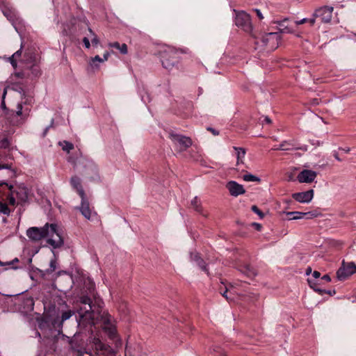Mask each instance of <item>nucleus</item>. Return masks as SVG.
Segmentation results:
<instances>
[{"instance_id": "obj_43", "label": "nucleus", "mask_w": 356, "mask_h": 356, "mask_svg": "<svg viewBox=\"0 0 356 356\" xmlns=\"http://www.w3.org/2000/svg\"><path fill=\"white\" fill-rule=\"evenodd\" d=\"M322 280L326 281V282H330L331 278L328 275H325L322 277Z\"/></svg>"}, {"instance_id": "obj_31", "label": "nucleus", "mask_w": 356, "mask_h": 356, "mask_svg": "<svg viewBox=\"0 0 356 356\" xmlns=\"http://www.w3.org/2000/svg\"><path fill=\"white\" fill-rule=\"evenodd\" d=\"M32 74L37 77L40 75V70L38 65H33L31 68Z\"/></svg>"}, {"instance_id": "obj_10", "label": "nucleus", "mask_w": 356, "mask_h": 356, "mask_svg": "<svg viewBox=\"0 0 356 356\" xmlns=\"http://www.w3.org/2000/svg\"><path fill=\"white\" fill-rule=\"evenodd\" d=\"M81 205L79 207V209L81 214L88 220H91L92 215H95L96 213L92 211L90 207V203L86 198V195L83 196H81Z\"/></svg>"}, {"instance_id": "obj_52", "label": "nucleus", "mask_w": 356, "mask_h": 356, "mask_svg": "<svg viewBox=\"0 0 356 356\" xmlns=\"http://www.w3.org/2000/svg\"><path fill=\"white\" fill-rule=\"evenodd\" d=\"M48 129H49V127H47V128L45 129V130H44V134H43V136H44L47 134V131H48Z\"/></svg>"}, {"instance_id": "obj_59", "label": "nucleus", "mask_w": 356, "mask_h": 356, "mask_svg": "<svg viewBox=\"0 0 356 356\" xmlns=\"http://www.w3.org/2000/svg\"><path fill=\"white\" fill-rule=\"evenodd\" d=\"M22 91H23V89L21 88V90L19 91V93H22Z\"/></svg>"}, {"instance_id": "obj_20", "label": "nucleus", "mask_w": 356, "mask_h": 356, "mask_svg": "<svg viewBox=\"0 0 356 356\" xmlns=\"http://www.w3.org/2000/svg\"><path fill=\"white\" fill-rule=\"evenodd\" d=\"M236 156V165L244 164L246 151L243 147H234Z\"/></svg>"}, {"instance_id": "obj_49", "label": "nucleus", "mask_w": 356, "mask_h": 356, "mask_svg": "<svg viewBox=\"0 0 356 356\" xmlns=\"http://www.w3.org/2000/svg\"><path fill=\"white\" fill-rule=\"evenodd\" d=\"M121 345H122V342L120 340H118V341H116V343H115L116 347L120 346Z\"/></svg>"}, {"instance_id": "obj_39", "label": "nucleus", "mask_w": 356, "mask_h": 356, "mask_svg": "<svg viewBox=\"0 0 356 356\" xmlns=\"http://www.w3.org/2000/svg\"><path fill=\"white\" fill-rule=\"evenodd\" d=\"M307 22H309V19L304 18V19H301L300 21H296L295 23H296V25H300V24H302Z\"/></svg>"}, {"instance_id": "obj_17", "label": "nucleus", "mask_w": 356, "mask_h": 356, "mask_svg": "<svg viewBox=\"0 0 356 356\" xmlns=\"http://www.w3.org/2000/svg\"><path fill=\"white\" fill-rule=\"evenodd\" d=\"M275 24H277V29L280 33H289L293 32V29L289 25V20L287 18L282 21H275Z\"/></svg>"}, {"instance_id": "obj_38", "label": "nucleus", "mask_w": 356, "mask_h": 356, "mask_svg": "<svg viewBox=\"0 0 356 356\" xmlns=\"http://www.w3.org/2000/svg\"><path fill=\"white\" fill-rule=\"evenodd\" d=\"M83 42L84 43V45L85 47L87 48V49H89L90 47V41H89V39L86 37L83 38Z\"/></svg>"}, {"instance_id": "obj_5", "label": "nucleus", "mask_w": 356, "mask_h": 356, "mask_svg": "<svg viewBox=\"0 0 356 356\" xmlns=\"http://www.w3.org/2000/svg\"><path fill=\"white\" fill-rule=\"evenodd\" d=\"M333 7L323 6L316 10L314 17L309 19V23L313 25L316 18H320L323 23L330 22L332 17Z\"/></svg>"}, {"instance_id": "obj_33", "label": "nucleus", "mask_w": 356, "mask_h": 356, "mask_svg": "<svg viewBox=\"0 0 356 356\" xmlns=\"http://www.w3.org/2000/svg\"><path fill=\"white\" fill-rule=\"evenodd\" d=\"M21 53H22L21 50H18L10 58V62H11V64L13 65V66H14V67L16 66L17 63L14 58L17 56H20Z\"/></svg>"}, {"instance_id": "obj_16", "label": "nucleus", "mask_w": 356, "mask_h": 356, "mask_svg": "<svg viewBox=\"0 0 356 356\" xmlns=\"http://www.w3.org/2000/svg\"><path fill=\"white\" fill-rule=\"evenodd\" d=\"M293 146H294V144H293V140L292 141L284 140L282 143H281V144L279 145V147H275V148H273V149H275V150L289 151V150L293 149V147H293ZM294 149H302V150H304V151H307V149L306 147H294Z\"/></svg>"}, {"instance_id": "obj_15", "label": "nucleus", "mask_w": 356, "mask_h": 356, "mask_svg": "<svg viewBox=\"0 0 356 356\" xmlns=\"http://www.w3.org/2000/svg\"><path fill=\"white\" fill-rule=\"evenodd\" d=\"M13 194L16 195L19 202H25L28 199V190L24 186H18L13 191Z\"/></svg>"}, {"instance_id": "obj_30", "label": "nucleus", "mask_w": 356, "mask_h": 356, "mask_svg": "<svg viewBox=\"0 0 356 356\" xmlns=\"http://www.w3.org/2000/svg\"><path fill=\"white\" fill-rule=\"evenodd\" d=\"M89 31V33L90 34V36L92 37L91 40H92V43L94 44V45H97L99 42V40L97 38V36L95 35V33L92 31L91 29H88Z\"/></svg>"}, {"instance_id": "obj_2", "label": "nucleus", "mask_w": 356, "mask_h": 356, "mask_svg": "<svg viewBox=\"0 0 356 356\" xmlns=\"http://www.w3.org/2000/svg\"><path fill=\"white\" fill-rule=\"evenodd\" d=\"M280 35L277 33H268L261 35L260 39L255 42L257 45L266 48L268 51H273L277 48Z\"/></svg>"}, {"instance_id": "obj_25", "label": "nucleus", "mask_w": 356, "mask_h": 356, "mask_svg": "<svg viewBox=\"0 0 356 356\" xmlns=\"http://www.w3.org/2000/svg\"><path fill=\"white\" fill-rule=\"evenodd\" d=\"M243 179L245 181L260 182L261 179L252 174H245L243 176Z\"/></svg>"}, {"instance_id": "obj_23", "label": "nucleus", "mask_w": 356, "mask_h": 356, "mask_svg": "<svg viewBox=\"0 0 356 356\" xmlns=\"http://www.w3.org/2000/svg\"><path fill=\"white\" fill-rule=\"evenodd\" d=\"M108 45L111 47H114L117 49H119L120 51L123 54H126L127 53V46L126 44H120L119 42H115L110 43Z\"/></svg>"}, {"instance_id": "obj_46", "label": "nucleus", "mask_w": 356, "mask_h": 356, "mask_svg": "<svg viewBox=\"0 0 356 356\" xmlns=\"http://www.w3.org/2000/svg\"><path fill=\"white\" fill-rule=\"evenodd\" d=\"M209 131H211L213 133V135H218V132L216 131L215 129H212V128H210L209 127L207 129Z\"/></svg>"}, {"instance_id": "obj_27", "label": "nucleus", "mask_w": 356, "mask_h": 356, "mask_svg": "<svg viewBox=\"0 0 356 356\" xmlns=\"http://www.w3.org/2000/svg\"><path fill=\"white\" fill-rule=\"evenodd\" d=\"M0 212L6 215H9L10 213V210L7 204L1 201L0 202Z\"/></svg>"}, {"instance_id": "obj_14", "label": "nucleus", "mask_w": 356, "mask_h": 356, "mask_svg": "<svg viewBox=\"0 0 356 356\" xmlns=\"http://www.w3.org/2000/svg\"><path fill=\"white\" fill-rule=\"evenodd\" d=\"M293 198L299 202H309L314 197V191L309 190L307 191L296 193L293 194Z\"/></svg>"}, {"instance_id": "obj_6", "label": "nucleus", "mask_w": 356, "mask_h": 356, "mask_svg": "<svg viewBox=\"0 0 356 356\" xmlns=\"http://www.w3.org/2000/svg\"><path fill=\"white\" fill-rule=\"evenodd\" d=\"M235 23L237 26L246 32H250L252 30L250 16L245 12L242 11L236 14Z\"/></svg>"}, {"instance_id": "obj_34", "label": "nucleus", "mask_w": 356, "mask_h": 356, "mask_svg": "<svg viewBox=\"0 0 356 356\" xmlns=\"http://www.w3.org/2000/svg\"><path fill=\"white\" fill-rule=\"evenodd\" d=\"M96 61H98L99 63H103V60H102V58L99 56H95V57L91 58V61L90 63V65L91 66H93V65L97 66L95 65V62Z\"/></svg>"}, {"instance_id": "obj_40", "label": "nucleus", "mask_w": 356, "mask_h": 356, "mask_svg": "<svg viewBox=\"0 0 356 356\" xmlns=\"http://www.w3.org/2000/svg\"><path fill=\"white\" fill-rule=\"evenodd\" d=\"M22 106L21 104H17V115H22Z\"/></svg>"}, {"instance_id": "obj_9", "label": "nucleus", "mask_w": 356, "mask_h": 356, "mask_svg": "<svg viewBox=\"0 0 356 356\" xmlns=\"http://www.w3.org/2000/svg\"><path fill=\"white\" fill-rule=\"evenodd\" d=\"M47 229V223L41 228L35 227H30L26 231V235L30 240L33 241H38L46 237Z\"/></svg>"}, {"instance_id": "obj_42", "label": "nucleus", "mask_w": 356, "mask_h": 356, "mask_svg": "<svg viewBox=\"0 0 356 356\" xmlns=\"http://www.w3.org/2000/svg\"><path fill=\"white\" fill-rule=\"evenodd\" d=\"M254 11L256 12L257 15L258 16V17L259 19H263V15L259 10L255 9Z\"/></svg>"}, {"instance_id": "obj_11", "label": "nucleus", "mask_w": 356, "mask_h": 356, "mask_svg": "<svg viewBox=\"0 0 356 356\" xmlns=\"http://www.w3.org/2000/svg\"><path fill=\"white\" fill-rule=\"evenodd\" d=\"M232 196L237 197L245 193L243 185L238 184L235 181H229L225 186Z\"/></svg>"}, {"instance_id": "obj_47", "label": "nucleus", "mask_w": 356, "mask_h": 356, "mask_svg": "<svg viewBox=\"0 0 356 356\" xmlns=\"http://www.w3.org/2000/svg\"><path fill=\"white\" fill-rule=\"evenodd\" d=\"M264 121L268 124H270L271 123V120L268 117V116H266L264 118Z\"/></svg>"}, {"instance_id": "obj_51", "label": "nucleus", "mask_w": 356, "mask_h": 356, "mask_svg": "<svg viewBox=\"0 0 356 356\" xmlns=\"http://www.w3.org/2000/svg\"><path fill=\"white\" fill-rule=\"evenodd\" d=\"M8 168V165H0V169Z\"/></svg>"}, {"instance_id": "obj_19", "label": "nucleus", "mask_w": 356, "mask_h": 356, "mask_svg": "<svg viewBox=\"0 0 356 356\" xmlns=\"http://www.w3.org/2000/svg\"><path fill=\"white\" fill-rule=\"evenodd\" d=\"M73 312L70 310L66 311L62 314L61 319H56L53 322V326L55 328H60L64 321L68 320L72 315Z\"/></svg>"}, {"instance_id": "obj_54", "label": "nucleus", "mask_w": 356, "mask_h": 356, "mask_svg": "<svg viewBox=\"0 0 356 356\" xmlns=\"http://www.w3.org/2000/svg\"><path fill=\"white\" fill-rule=\"evenodd\" d=\"M334 157L336 158V159H337L338 161H341V159H339V157L338 156L337 154H335L334 155Z\"/></svg>"}, {"instance_id": "obj_41", "label": "nucleus", "mask_w": 356, "mask_h": 356, "mask_svg": "<svg viewBox=\"0 0 356 356\" xmlns=\"http://www.w3.org/2000/svg\"><path fill=\"white\" fill-rule=\"evenodd\" d=\"M252 225L255 227V229L258 231L261 230V224H259V223H257V222H253L252 224Z\"/></svg>"}, {"instance_id": "obj_44", "label": "nucleus", "mask_w": 356, "mask_h": 356, "mask_svg": "<svg viewBox=\"0 0 356 356\" xmlns=\"http://www.w3.org/2000/svg\"><path fill=\"white\" fill-rule=\"evenodd\" d=\"M108 56H109V53L106 52V53L104 54L103 58H102V60H103V62H104V61L107 60H108Z\"/></svg>"}, {"instance_id": "obj_24", "label": "nucleus", "mask_w": 356, "mask_h": 356, "mask_svg": "<svg viewBox=\"0 0 356 356\" xmlns=\"http://www.w3.org/2000/svg\"><path fill=\"white\" fill-rule=\"evenodd\" d=\"M58 144L60 146H61L63 150L67 152V153H69L72 149H74L73 144L66 140L59 142Z\"/></svg>"}, {"instance_id": "obj_18", "label": "nucleus", "mask_w": 356, "mask_h": 356, "mask_svg": "<svg viewBox=\"0 0 356 356\" xmlns=\"http://www.w3.org/2000/svg\"><path fill=\"white\" fill-rule=\"evenodd\" d=\"M70 184L73 188L77 191L80 197L86 195L82 188L80 178L76 176L72 177L70 179Z\"/></svg>"}, {"instance_id": "obj_53", "label": "nucleus", "mask_w": 356, "mask_h": 356, "mask_svg": "<svg viewBox=\"0 0 356 356\" xmlns=\"http://www.w3.org/2000/svg\"><path fill=\"white\" fill-rule=\"evenodd\" d=\"M5 3V0H0V6Z\"/></svg>"}, {"instance_id": "obj_57", "label": "nucleus", "mask_w": 356, "mask_h": 356, "mask_svg": "<svg viewBox=\"0 0 356 356\" xmlns=\"http://www.w3.org/2000/svg\"><path fill=\"white\" fill-rule=\"evenodd\" d=\"M3 264L0 261V266H3Z\"/></svg>"}, {"instance_id": "obj_37", "label": "nucleus", "mask_w": 356, "mask_h": 356, "mask_svg": "<svg viewBox=\"0 0 356 356\" xmlns=\"http://www.w3.org/2000/svg\"><path fill=\"white\" fill-rule=\"evenodd\" d=\"M9 145V142L8 140V139L5 138V139H3L1 142H0V147H3V148H7Z\"/></svg>"}, {"instance_id": "obj_13", "label": "nucleus", "mask_w": 356, "mask_h": 356, "mask_svg": "<svg viewBox=\"0 0 356 356\" xmlns=\"http://www.w3.org/2000/svg\"><path fill=\"white\" fill-rule=\"evenodd\" d=\"M317 173L315 171L303 170L298 174L297 179L300 183H311L315 179Z\"/></svg>"}, {"instance_id": "obj_35", "label": "nucleus", "mask_w": 356, "mask_h": 356, "mask_svg": "<svg viewBox=\"0 0 356 356\" xmlns=\"http://www.w3.org/2000/svg\"><path fill=\"white\" fill-rule=\"evenodd\" d=\"M162 64L165 68L168 70H170L174 65V63H170L168 60H163Z\"/></svg>"}, {"instance_id": "obj_58", "label": "nucleus", "mask_w": 356, "mask_h": 356, "mask_svg": "<svg viewBox=\"0 0 356 356\" xmlns=\"http://www.w3.org/2000/svg\"><path fill=\"white\" fill-rule=\"evenodd\" d=\"M22 91H23V89L21 88V90L19 91V93H22Z\"/></svg>"}, {"instance_id": "obj_22", "label": "nucleus", "mask_w": 356, "mask_h": 356, "mask_svg": "<svg viewBox=\"0 0 356 356\" xmlns=\"http://www.w3.org/2000/svg\"><path fill=\"white\" fill-rule=\"evenodd\" d=\"M240 270L248 277H253L257 275L255 269L248 264H245Z\"/></svg>"}, {"instance_id": "obj_55", "label": "nucleus", "mask_w": 356, "mask_h": 356, "mask_svg": "<svg viewBox=\"0 0 356 356\" xmlns=\"http://www.w3.org/2000/svg\"><path fill=\"white\" fill-rule=\"evenodd\" d=\"M308 282H309L310 286L313 287L312 285V281L310 280H308Z\"/></svg>"}, {"instance_id": "obj_21", "label": "nucleus", "mask_w": 356, "mask_h": 356, "mask_svg": "<svg viewBox=\"0 0 356 356\" xmlns=\"http://www.w3.org/2000/svg\"><path fill=\"white\" fill-rule=\"evenodd\" d=\"M191 259L192 261H195L196 264L200 266V268L209 274L208 270L207 268V266L204 265V261L200 257L198 253H191Z\"/></svg>"}, {"instance_id": "obj_26", "label": "nucleus", "mask_w": 356, "mask_h": 356, "mask_svg": "<svg viewBox=\"0 0 356 356\" xmlns=\"http://www.w3.org/2000/svg\"><path fill=\"white\" fill-rule=\"evenodd\" d=\"M4 184L8 186V188L10 191V194L8 196L9 204L12 206H15L16 204V200H15V195L13 194V192L12 190L13 186H11V185L8 186L7 184H6V183H4Z\"/></svg>"}, {"instance_id": "obj_12", "label": "nucleus", "mask_w": 356, "mask_h": 356, "mask_svg": "<svg viewBox=\"0 0 356 356\" xmlns=\"http://www.w3.org/2000/svg\"><path fill=\"white\" fill-rule=\"evenodd\" d=\"M289 216V220H299L302 218L312 219L318 216L316 212H300V211H290L286 213Z\"/></svg>"}, {"instance_id": "obj_50", "label": "nucleus", "mask_w": 356, "mask_h": 356, "mask_svg": "<svg viewBox=\"0 0 356 356\" xmlns=\"http://www.w3.org/2000/svg\"><path fill=\"white\" fill-rule=\"evenodd\" d=\"M312 272L311 268H308L306 271V274L309 275Z\"/></svg>"}, {"instance_id": "obj_1", "label": "nucleus", "mask_w": 356, "mask_h": 356, "mask_svg": "<svg viewBox=\"0 0 356 356\" xmlns=\"http://www.w3.org/2000/svg\"><path fill=\"white\" fill-rule=\"evenodd\" d=\"M79 302L81 306L78 309L79 315V324L84 323L94 325L99 322L102 323L103 329L108 333L110 338L115 337V329L111 322V316L107 312L96 309L95 306L91 305V300L88 296H82ZM100 305L98 304V308Z\"/></svg>"}, {"instance_id": "obj_48", "label": "nucleus", "mask_w": 356, "mask_h": 356, "mask_svg": "<svg viewBox=\"0 0 356 356\" xmlns=\"http://www.w3.org/2000/svg\"><path fill=\"white\" fill-rule=\"evenodd\" d=\"M6 92H7V88H4L3 90V95H2V98L4 99L5 98V96L6 95Z\"/></svg>"}, {"instance_id": "obj_8", "label": "nucleus", "mask_w": 356, "mask_h": 356, "mask_svg": "<svg viewBox=\"0 0 356 356\" xmlns=\"http://www.w3.org/2000/svg\"><path fill=\"white\" fill-rule=\"evenodd\" d=\"M92 343L95 350L104 356H114L116 351L110 346L104 343L99 338L94 337Z\"/></svg>"}, {"instance_id": "obj_3", "label": "nucleus", "mask_w": 356, "mask_h": 356, "mask_svg": "<svg viewBox=\"0 0 356 356\" xmlns=\"http://www.w3.org/2000/svg\"><path fill=\"white\" fill-rule=\"evenodd\" d=\"M45 238H47V243L54 249L61 247L64 243L63 238L57 229V226L55 224L49 225L47 223Z\"/></svg>"}, {"instance_id": "obj_29", "label": "nucleus", "mask_w": 356, "mask_h": 356, "mask_svg": "<svg viewBox=\"0 0 356 356\" xmlns=\"http://www.w3.org/2000/svg\"><path fill=\"white\" fill-rule=\"evenodd\" d=\"M56 269V259H51L49 263V268L47 269V273H51Z\"/></svg>"}, {"instance_id": "obj_36", "label": "nucleus", "mask_w": 356, "mask_h": 356, "mask_svg": "<svg viewBox=\"0 0 356 356\" xmlns=\"http://www.w3.org/2000/svg\"><path fill=\"white\" fill-rule=\"evenodd\" d=\"M227 293H228V289L226 286H225V291H220V293L223 297H225L228 300H232L233 298L231 296H228Z\"/></svg>"}, {"instance_id": "obj_45", "label": "nucleus", "mask_w": 356, "mask_h": 356, "mask_svg": "<svg viewBox=\"0 0 356 356\" xmlns=\"http://www.w3.org/2000/svg\"><path fill=\"white\" fill-rule=\"evenodd\" d=\"M321 275V273L318 272V271H316L315 270L314 273H313V276L315 277V278H318Z\"/></svg>"}, {"instance_id": "obj_4", "label": "nucleus", "mask_w": 356, "mask_h": 356, "mask_svg": "<svg viewBox=\"0 0 356 356\" xmlns=\"http://www.w3.org/2000/svg\"><path fill=\"white\" fill-rule=\"evenodd\" d=\"M169 138L179 152L185 151L192 145V140L189 137L175 133H170Z\"/></svg>"}, {"instance_id": "obj_32", "label": "nucleus", "mask_w": 356, "mask_h": 356, "mask_svg": "<svg viewBox=\"0 0 356 356\" xmlns=\"http://www.w3.org/2000/svg\"><path fill=\"white\" fill-rule=\"evenodd\" d=\"M251 209L253 212L257 213L260 217V218H263L264 217V214L263 213V212L261 210H259L257 206L253 205L251 207Z\"/></svg>"}, {"instance_id": "obj_28", "label": "nucleus", "mask_w": 356, "mask_h": 356, "mask_svg": "<svg viewBox=\"0 0 356 356\" xmlns=\"http://www.w3.org/2000/svg\"><path fill=\"white\" fill-rule=\"evenodd\" d=\"M191 206L197 211H200V200L197 197H195L192 200H191Z\"/></svg>"}, {"instance_id": "obj_56", "label": "nucleus", "mask_w": 356, "mask_h": 356, "mask_svg": "<svg viewBox=\"0 0 356 356\" xmlns=\"http://www.w3.org/2000/svg\"><path fill=\"white\" fill-rule=\"evenodd\" d=\"M13 261L17 262V261H18V259L16 258V259H15L13 260Z\"/></svg>"}, {"instance_id": "obj_7", "label": "nucleus", "mask_w": 356, "mask_h": 356, "mask_svg": "<svg viewBox=\"0 0 356 356\" xmlns=\"http://www.w3.org/2000/svg\"><path fill=\"white\" fill-rule=\"evenodd\" d=\"M356 273V265L353 262H342L341 266L337 272V278L339 280H345L350 275Z\"/></svg>"}]
</instances>
